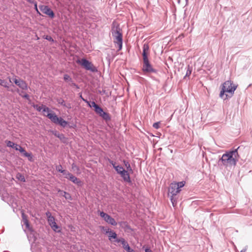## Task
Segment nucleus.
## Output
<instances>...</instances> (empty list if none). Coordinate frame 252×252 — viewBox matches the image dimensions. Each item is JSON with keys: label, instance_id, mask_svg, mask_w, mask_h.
<instances>
[{"label": "nucleus", "instance_id": "473e14b6", "mask_svg": "<svg viewBox=\"0 0 252 252\" xmlns=\"http://www.w3.org/2000/svg\"><path fill=\"white\" fill-rule=\"evenodd\" d=\"M160 122H157L153 124V126L156 128L158 129L159 127Z\"/></svg>", "mask_w": 252, "mask_h": 252}, {"label": "nucleus", "instance_id": "20e7f679", "mask_svg": "<svg viewBox=\"0 0 252 252\" xmlns=\"http://www.w3.org/2000/svg\"><path fill=\"white\" fill-rule=\"evenodd\" d=\"M149 55V46L148 44H144L143 46V70L145 72H155L156 70L153 68L148 60Z\"/></svg>", "mask_w": 252, "mask_h": 252}, {"label": "nucleus", "instance_id": "f03ea898", "mask_svg": "<svg viewBox=\"0 0 252 252\" xmlns=\"http://www.w3.org/2000/svg\"><path fill=\"white\" fill-rule=\"evenodd\" d=\"M238 154L237 150L231 151L223 154L220 159L222 164L226 166L235 165Z\"/></svg>", "mask_w": 252, "mask_h": 252}, {"label": "nucleus", "instance_id": "b1692460", "mask_svg": "<svg viewBox=\"0 0 252 252\" xmlns=\"http://www.w3.org/2000/svg\"><path fill=\"white\" fill-rule=\"evenodd\" d=\"M0 85L3 86L5 88H8V83L4 80H2L0 79Z\"/></svg>", "mask_w": 252, "mask_h": 252}, {"label": "nucleus", "instance_id": "dca6fc26", "mask_svg": "<svg viewBox=\"0 0 252 252\" xmlns=\"http://www.w3.org/2000/svg\"><path fill=\"white\" fill-rule=\"evenodd\" d=\"M58 191L60 192V195L63 196L65 199L69 200L71 199V196L69 193L65 191H62L60 189H59Z\"/></svg>", "mask_w": 252, "mask_h": 252}, {"label": "nucleus", "instance_id": "aec40b11", "mask_svg": "<svg viewBox=\"0 0 252 252\" xmlns=\"http://www.w3.org/2000/svg\"><path fill=\"white\" fill-rule=\"evenodd\" d=\"M54 134L56 137H58L59 138H60L61 140L63 141V142H64L66 140L65 137H64V135L63 134H60L59 133L56 131V132H54Z\"/></svg>", "mask_w": 252, "mask_h": 252}, {"label": "nucleus", "instance_id": "ea45409f", "mask_svg": "<svg viewBox=\"0 0 252 252\" xmlns=\"http://www.w3.org/2000/svg\"><path fill=\"white\" fill-rule=\"evenodd\" d=\"M59 103H60L62 105L65 106V103L64 100H62L61 102H59Z\"/></svg>", "mask_w": 252, "mask_h": 252}, {"label": "nucleus", "instance_id": "4c0bfd02", "mask_svg": "<svg viewBox=\"0 0 252 252\" xmlns=\"http://www.w3.org/2000/svg\"><path fill=\"white\" fill-rule=\"evenodd\" d=\"M45 38L49 41H54V40L52 38L51 36H49V35H46L45 37Z\"/></svg>", "mask_w": 252, "mask_h": 252}, {"label": "nucleus", "instance_id": "f8f14e48", "mask_svg": "<svg viewBox=\"0 0 252 252\" xmlns=\"http://www.w3.org/2000/svg\"><path fill=\"white\" fill-rule=\"evenodd\" d=\"M116 242H121L123 245V248L126 250L127 252H135V251L131 249H130L129 246L127 242L126 241V240L123 238L117 239L116 240Z\"/></svg>", "mask_w": 252, "mask_h": 252}, {"label": "nucleus", "instance_id": "37998d69", "mask_svg": "<svg viewBox=\"0 0 252 252\" xmlns=\"http://www.w3.org/2000/svg\"><path fill=\"white\" fill-rule=\"evenodd\" d=\"M110 163L112 164L113 166L114 167V166H116L115 165V163L113 161H110Z\"/></svg>", "mask_w": 252, "mask_h": 252}, {"label": "nucleus", "instance_id": "2f4dec72", "mask_svg": "<svg viewBox=\"0 0 252 252\" xmlns=\"http://www.w3.org/2000/svg\"><path fill=\"white\" fill-rule=\"evenodd\" d=\"M56 169L58 171L63 173L64 170L63 169L62 166L61 165H59L56 166Z\"/></svg>", "mask_w": 252, "mask_h": 252}, {"label": "nucleus", "instance_id": "bb28decb", "mask_svg": "<svg viewBox=\"0 0 252 252\" xmlns=\"http://www.w3.org/2000/svg\"><path fill=\"white\" fill-rule=\"evenodd\" d=\"M84 100L85 101V100ZM85 101L88 104L90 107H93L94 109L98 106V105L96 104L94 101H92L91 103L87 100H85Z\"/></svg>", "mask_w": 252, "mask_h": 252}, {"label": "nucleus", "instance_id": "a878e982", "mask_svg": "<svg viewBox=\"0 0 252 252\" xmlns=\"http://www.w3.org/2000/svg\"><path fill=\"white\" fill-rule=\"evenodd\" d=\"M16 178L22 182H25V179L24 176L21 173H19L16 175Z\"/></svg>", "mask_w": 252, "mask_h": 252}, {"label": "nucleus", "instance_id": "f257e3e1", "mask_svg": "<svg viewBox=\"0 0 252 252\" xmlns=\"http://www.w3.org/2000/svg\"><path fill=\"white\" fill-rule=\"evenodd\" d=\"M237 87L230 80L224 82L221 85V90L220 94V96L224 100L231 97L234 94Z\"/></svg>", "mask_w": 252, "mask_h": 252}, {"label": "nucleus", "instance_id": "e433bc0d", "mask_svg": "<svg viewBox=\"0 0 252 252\" xmlns=\"http://www.w3.org/2000/svg\"><path fill=\"white\" fill-rule=\"evenodd\" d=\"M124 163H125L126 166L127 167V169L128 170V169H129V170H131V169L130 168V164H129V163L128 162H126L125 161H124Z\"/></svg>", "mask_w": 252, "mask_h": 252}, {"label": "nucleus", "instance_id": "cd10ccee", "mask_svg": "<svg viewBox=\"0 0 252 252\" xmlns=\"http://www.w3.org/2000/svg\"><path fill=\"white\" fill-rule=\"evenodd\" d=\"M24 155L25 157H28L30 161L32 160V156L31 154L28 153L26 151V152H25V153L24 154Z\"/></svg>", "mask_w": 252, "mask_h": 252}, {"label": "nucleus", "instance_id": "f3484780", "mask_svg": "<svg viewBox=\"0 0 252 252\" xmlns=\"http://www.w3.org/2000/svg\"><path fill=\"white\" fill-rule=\"evenodd\" d=\"M105 121H109L111 119V117L109 114L106 112H103L100 116Z\"/></svg>", "mask_w": 252, "mask_h": 252}, {"label": "nucleus", "instance_id": "6e6552de", "mask_svg": "<svg viewBox=\"0 0 252 252\" xmlns=\"http://www.w3.org/2000/svg\"><path fill=\"white\" fill-rule=\"evenodd\" d=\"M46 216L48 219V221L52 228V229L55 231L59 232L60 231L59 227L57 224L56 222H55V219L53 216L51 215V214L49 212H47L46 213Z\"/></svg>", "mask_w": 252, "mask_h": 252}, {"label": "nucleus", "instance_id": "39448f33", "mask_svg": "<svg viewBox=\"0 0 252 252\" xmlns=\"http://www.w3.org/2000/svg\"><path fill=\"white\" fill-rule=\"evenodd\" d=\"M185 184V182L182 181L178 183H173L170 184L169 188V193L171 195V200L173 205L174 206V202L173 200V196L176 195L181 191L180 188L183 187Z\"/></svg>", "mask_w": 252, "mask_h": 252}, {"label": "nucleus", "instance_id": "5701e85b", "mask_svg": "<svg viewBox=\"0 0 252 252\" xmlns=\"http://www.w3.org/2000/svg\"><path fill=\"white\" fill-rule=\"evenodd\" d=\"M5 143L6 144V146L7 147H11V148H14L15 147V145H16V144H15L13 142H11V141H8V140H6L5 141Z\"/></svg>", "mask_w": 252, "mask_h": 252}, {"label": "nucleus", "instance_id": "412c9836", "mask_svg": "<svg viewBox=\"0 0 252 252\" xmlns=\"http://www.w3.org/2000/svg\"><path fill=\"white\" fill-rule=\"evenodd\" d=\"M14 149L17 151H19L21 153L23 154L26 152V151L21 146L16 144Z\"/></svg>", "mask_w": 252, "mask_h": 252}, {"label": "nucleus", "instance_id": "393cba45", "mask_svg": "<svg viewBox=\"0 0 252 252\" xmlns=\"http://www.w3.org/2000/svg\"><path fill=\"white\" fill-rule=\"evenodd\" d=\"M114 168L115 169V170L117 171V173L118 174L121 173V172L123 171L122 170H124V169L123 167L121 166H114Z\"/></svg>", "mask_w": 252, "mask_h": 252}, {"label": "nucleus", "instance_id": "9b49d317", "mask_svg": "<svg viewBox=\"0 0 252 252\" xmlns=\"http://www.w3.org/2000/svg\"><path fill=\"white\" fill-rule=\"evenodd\" d=\"M39 9L41 11L48 16H49L51 18H53L55 16V14L54 12L47 5H40L39 6Z\"/></svg>", "mask_w": 252, "mask_h": 252}, {"label": "nucleus", "instance_id": "6ab92c4d", "mask_svg": "<svg viewBox=\"0 0 252 252\" xmlns=\"http://www.w3.org/2000/svg\"><path fill=\"white\" fill-rule=\"evenodd\" d=\"M33 107L36 109L39 112H42L44 109V107H45V105H44L43 104H41V105H38L36 104H33Z\"/></svg>", "mask_w": 252, "mask_h": 252}, {"label": "nucleus", "instance_id": "72a5a7b5", "mask_svg": "<svg viewBox=\"0 0 252 252\" xmlns=\"http://www.w3.org/2000/svg\"><path fill=\"white\" fill-rule=\"evenodd\" d=\"M33 3L34 4V9L36 10V11L37 12V13L39 14H40V13L37 8V2L36 1H33Z\"/></svg>", "mask_w": 252, "mask_h": 252}, {"label": "nucleus", "instance_id": "7ed1b4c3", "mask_svg": "<svg viewBox=\"0 0 252 252\" xmlns=\"http://www.w3.org/2000/svg\"><path fill=\"white\" fill-rule=\"evenodd\" d=\"M42 115L47 117L53 123L59 124L63 127H65L67 122L62 118H59L55 113H52L51 110L47 106H45L42 111Z\"/></svg>", "mask_w": 252, "mask_h": 252}, {"label": "nucleus", "instance_id": "c9c22d12", "mask_svg": "<svg viewBox=\"0 0 252 252\" xmlns=\"http://www.w3.org/2000/svg\"><path fill=\"white\" fill-rule=\"evenodd\" d=\"M63 78L65 81H68L71 79L70 76L67 74H65L63 76Z\"/></svg>", "mask_w": 252, "mask_h": 252}, {"label": "nucleus", "instance_id": "f704fd0d", "mask_svg": "<svg viewBox=\"0 0 252 252\" xmlns=\"http://www.w3.org/2000/svg\"><path fill=\"white\" fill-rule=\"evenodd\" d=\"M72 168L74 170L76 169L78 171L79 170V167L75 163L72 164Z\"/></svg>", "mask_w": 252, "mask_h": 252}, {"label": "nucleus", "instance_id": "1a4fd4ad", "mask_svg": "<svg viewBox=\"0 0 252 252\" xmlns=\"http://www.w3.org/2000/svg\"><path fill=\"white\" fill-rule=\"evenodd\" d=\"M12 80L16 85L23 90H27L28 89L27 83L25 81L18 78L16 76H13Z\"/></svg>", "mask_w": 252, "mask_h": 252}, {"label": "nucleus", "instance_id": "9d476101", "mask_svg": "<svg viewBox=\"0 0 252 252\" xmlns=\"http://www.w3.org/2000/svg\"><path fill=\"white\" fill-rule=\"evenodd\" d=\"M99 214L100 216L103 218L107 223L114 226L117 225V223L115 220L108 214L103 212H99Z\"/></svg>", "mask_w": 252, "mask_h": 252}, {"label": "nucleus", "instance_id": "0eeeda50", "mask_svg": "<svg viewBox=\"0 0 252 252\" xmlns=\"http://www.w3.org/2000/svg\"><path fill=\"white\" fill-rule=\"evenodd\" d=\"M77 63H79L81 66L87 70H91L92 71H95L96 70L95 67L92 63L85 59H82L80 60H78Z\"/></svg>", "mask_w": 252, "mask_h": 252}, {"label": "nucleus", "instance_id": "79ce46f5", "mask_svg": "<svg viewBox=\"0 0 252 252\" xmlns=\"http://www.w3.org/2000/svg\"><path fill=\"white\" fill-rule=\"evenodd\" d=\"M145 252H152V251L151 250H150L149 249H146L145 250Z\"/></svg>", "mask_w": 252, "mask_h": 252}, {"label": "nucleus", "instance_id": "a19ab883", "mask_svg": "<svg viewBox=\"0 0 252 252\" xmlns=\"http://www.w3.org/2000/svg\"><path fill=\"white\" fill-rule=\"evenodd\" d=\"M64 106H65L66 107H67V108H69V109L71 108V105L69 103H68V104L65 103V105Z\"/></svg>", "mask_w": 252, "mask_h": 252}, {"label": "nucleus", "instance_id": "c756f323", "mask_svg": "<svg viewBox=\"0 0 252 252\" xmlns=\"http://www.w3.org/2000/svg\"><path fill=\"white\" fill-rule=\"evenodd\" d=\"M62 173H63V175L64 176V177L67 179L68 178L69 176L71 174L68 171H67L65 170H63V172Z\"/></svg>", "mask_w": 252, "mask_h": 252}, {"label": "nucleus", "instance_id": "49530a36", "mask_svg": "<svg viewBox=\"0 0 252 252\" xmlns=\"http://www.w3.org/2000/svg\"><path fill=\"white\" fill-rule=\"evenodd\" d=\"M241 252H243L242 251H241Z\"/></svg>", "mask_w": 252, "mask_h": 252}, {"label": "nucleus", "instance_id": "a18cd8bd", "mask_svg": "<svg viewBox=\"0 0 252 252\" xmlns=\"http://www.w3.org/2000/svg\"><path fill=\"white\" fill-rule=\"evenodd\" d=\"M8 79H9V81H10V82H11V78H9V77H8Z\"/></svg>", "mask_w": 252, "mask_h": 252}, {"label": "nucleus", "instance_id": "c85d7f7f", "mask_svg": "<svg viewBox=\"0 0 252 252\" xmlns=\"http://www.w3.org/2000/svg\"><path fill=\"white\" fill-rule=\"evenodd\" d=\"M100 228L101 230L103 231V232L105 233V234H108L110 230L109 228L105 227L104 226H101Z\"/></svg>", "mask_w": 252, "mask_h": 252}, {"label": "nucleus", "instance_id": "a211bd4d", "mask_svg": "<svg viewBox=\"0 0 252 252\" xmlns=\"http://www.w3.org/2000/svg\"><path fill=\"white\" fill-rule=\"evenodd\" d=\"M108 237H109V240L110 241H112V239H116L117 238V234L116 232L110 230L109 232L108 233Z\"/></svg>", "mask_w": 252, "mask_h": 252}, {"label": "nucleus", "instance_id": "4468645a", "mask_svg": "<svg viewBox=\"0 0 252 252\" xmlns=\"http://www.w3.org/2000/svg\"><path fill=\"white\" fill-rule=\"evenodd\" d=\"M122 171H123L121 172V173L120 174L121 176L123 178L125 181L128 183H130L131 180L128 171L125 170V169Z\"/></svg>", "mask_w": 252, "mask_h": 252}, {"label": "nucleus", "instance_id": "2eb2a0df", "mask_svg": "<svg viewBox=\"0 0 252 252\" xmlns=\"http://www.w3.org/2000/svg\"><path fill=\"white\" fill-rule=\"evenodd\" d=\"M68 180L71 181L72 182H73L74 184L80 185L81 183V181L77 177H76L75 176H74L71 173L69 176L68 178H67Z\"/></svg>", "mask_w": 252, "mask_h": 252}, {"label": "nucleus", "instance_id": "58836bf2", "mask_svg": "<svg viewBox=\"0 0 252 252\" xmlns=\"http://www.w3.org/2000/svg\"><path fill=\"white\" fill-rule=\"evenodd\" d=\"M191 73V70L190 69L189 67H188L186 76H189L190 75Z\"/></svg>", "mask_w": 252, "mask_h": 252}, {"label": "nucleus", "instance_id": "c03bdc74", "mask_svg": "<svg viewBox=\"0 0 252 252\" xmlns=\"http://www.w3.org/2000/svg\"><path fill=\"white\" fill-rule=\"evenodd\" d=\"M30 3H33V0H27Z\"/></svg>", "mask_w": 252, "mask_h": 252}, {"label": "nucleus", "instance_id": "423d86ee", "mask_svg": "<svg viewBox=\"0 0 252 252\" xmlns=\"http://www.w3.org/2000/svg\"><path fill=\"white\" fill-rule=\"evenodd\" d=\"M112 35L114 37V42L118 46L119 50H121L122 48L123 36L122 33L120 31V29L118 27L112 31Z\"/></svg>", "mask_w": 252, "mask_h": 252}, {"label": "nucleus", "instance_id": "ddd939ff", "mask_svg": "<svg viewBox=\"0 0 252 252\" xmlns=\"http://www.w3.org/2000/svg\"><path fill=\"white\" fill-rule=\"evenodd\" d=\"M22 221L24 223V224L26 225V227L27 229L31 230L32 229L31 227L30 226V222L28 219V217L25 213L22 212Z\"/></svg>", "mask_w": 252, "mask_h": 252}, {"label": "nucleus", "instance_id": "4be33fe9", "mask_svg": "<svg viewBox=\"0 0 252 252\" xmlns=\"http://www.w3.org/2000/svg\"><path fill=\"white\" fill-rule=\"evenodd\" d=\"M94 111L99 116L104 112L103 109L98 105L94 109Z\"/></svg>", "mask_w": 252, "mask_h": 252}, {"label": "nucleus", "instance_id": "7c9ffc66", "mask_svg": "<svg viewBox=\"0 0 252 252\" xmlns=\"http://www.w3.org/2000/svg\"><path fill=\"white\" fill-rule=\"evenodd\" d=\"M19 94L23 98H26L27 99H29V95L27 94H23V92H22L21 93H19Z\"/></svg>", "mask_w": 252, "mask_h": 252}]
</instances>
